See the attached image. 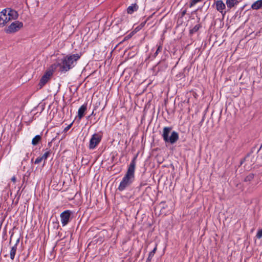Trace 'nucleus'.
<instances>
[{
  "label": "nucleus",
  "instance_id": "25",
  "mask_svg": "<svg viewBox=\"0 0 262 262\" xmlns=\"http://www.w3.org/2000/svg\"><path fill=\"white\" fill-rule=\"evenodd\" d=\"M11 180L12 182H13L14 183H15L16 181V178L15 177L13 176L12 178H11Z\"/></svg>",
  "mask_w": 262,
  "mask_h": 262
},
{
  "label": "nucleus",
  "instance_id": "17",
  "mask_svg": "<svg viewBox=\"0 0 262 262\" xmlns=\"http://www.w3.org/2000/svg\"><path fill=\"white\" fill-rule=\"evenodd\" d=\"M51 154V151L50 150H47L45 154L41 156L42 159H43V160H47V159L49 157L50 155Z\"/></svg>",
  "mask_w": 262,
  "mask_h": 262
},
{
  "label": "nucleus",
  "instance_id": "27",
  "mask_svg": "<svg viewBox=\"0 0 262 262\" xmlns=\"http://www.w3.org/2000/svg\"><path fill=\"white\" fill-rule=\"evenodd\" d=\"M26 155H27V157H28V153H27V154H26Z\"/></svg>",
  "mask_w": 262,
  "mask_h": 262
},
{
  "label": "nucleus",
  "instance_id": "9",
  "mask_svg": "<svg viewBox=\"0 0 262 262\" xmlns=\"http://www.w3.org/2000/svg\"><path fill=\"white\" fill-rule=\"evenodd\" d=\"M214 5L216 9L220 12L223 16H224L226 14V12L225 11L226 5L222 0H217L215 1Z\"/></svg>",
  "mask_w": 262,
  "mask_h": 262
},
{
  "label": "nucleus",
  "instance_id": "23",
  "mask_svg": "<svg viewBox=\"0 0 262 262\" xmlns=\"http://www.w3.org/2000/svg\"><path fill=\"white\" fill-rule=\"evenodd\" d=\"M72 126V124L69 125L68 126H67L64 129V131L65 132H67L68 131L71 127Z\"/></svg>",
  "mask_w": 262,
  "mask_h": 262
},
{
  "label": "nucleus",
  "instance_id": "19",
  "mask_svg": "<svg viewBox=\"0 0 262 262\" xmlns=\"http://www.w3.org/2000/svg\"><path fill=\"white\" fill-rule=\"evenodd\" d=\"M162 49V46H159L158 47V48H157V50H156V52L155 53L154 55V56L155 57H156V56L158 54V53H159V52H161V51Z\"/></svg>",
  "mask_w": 262,
  "mask_h": 262
},
{
  "label": "nucleus",
  "instance_id": "6",
  "mask_svg": "<svg viewBox=\"0 0 262 262\" xmlns=\"http://www.w3.org/2000/svg\"><path fill=\"white\" fill-rule=\"evenodd\" d=\"M102 137L99 134H94L90 139L89 143V148L93 149L99 144L101 140Z\"/></svg>",
  "mask_w": 262,
  "mask_h": 262
},
{
  "label": "nucleus",
  "instance_id": "2",
  "mask_svg": "<svg viewBox=\"0 0 262 262\" xmlns=\"http://www.w3.org/2000/svg\"><path fill=\"white\" fill-rule=\"evenodd\" d=\"M18 14L15 10L10 8L3 10L0 12V27H4L11 20H15L18 18Z\"/></svg>",
  "mask_w": 262,
  "mask_h": 262
},
{
  "label": "nucleus",
  "instance_id": "10",
  "mask_svg": "<svg viewBox=\"0 0 262 262\" xmlns=\"http://www.w3.org/2000/svg\"><path fill=\"white\" fill-rule=\"evenodd\" d=\"M19 242V239H18L16 242L14 246H13L11 248V250L10 251V258L12 260H13L14 259V257H15V256L16 254V250H17V244H18Z\"/></svg>",
  "mask_w": 262,
  "mask_h": 262
},
{
  "label": "nucleus",
  "instance_id": "16",
  "mask_svg": "<svg viewBox=\"0 0 262 262\" xmlns=\"http://www.w3.org/2000/svg\"><path fill=\"white\" fill-rule=\"evenodd\" d=\"M157 250V247H156L148 254V258L146 259V262H150L152 258L153 257L156 251Z\"/></svg>",
  "mask_w": 262,
  "mask_h": 262
},
{
  "label": "nucleus",
  "instance_id": "8",
  "mask_svg": "<svg viewBox=\"0 0 262 262\" xmlns=\"http://www.w3.org/2000/svg\"><path fill=\"white\" fill-rule=\"evenodd\" d=\"M52 75L53 72L52 71L48 70L46 71L40 80V82L38 84L40 89L47 83V82L50 79Z\"/></svg>",
  "mask_w": 262,
  "mask_h": 262
},
{
  "label": "nucleus",
  "instance_id": "20",
  "mask_svg": "<svg viewBox=\"0 0 262 262\" xmlns=\"http://www.w3.org/2000/svg\"><path fill=\"white\" fill-rule=\"evenodd\" d=\"M42 160H43V159H42V157H39L36 159V160H35L34 163L36 164H38L40 163Z\"/></svg>",
  "mask_w": 262,
  "mask_h": 262
},
{
  "label": "nucleus",
  "instance_id": "13",
  "mask_svg": "<svg viewBox=\"0 0 262 262\" xmlns=\"http://www.w3.org/2000/svg\"><path fill=\"white\" fill-rule=\"evenodd\" d=\"M226 4L228 8L231 9L238 4V1L237 0H226Z\"/></svg>",
  "mask_w": 262,
  "mask_h": 262
},
{
  "label": "nucleus",
  "instance_id": "5",
  "mask_svg": "<svg viewBox=\"0 0 262 262\" xmlns=\"http://www.w3.org/2000/svg\"><path fill=\"white\" fill-rule=\"evenodd\" d=\"M23 27V23L19 21H15L12 23L7 28L5 29V31L7 33H11L18 31Z\"/></svg>",
  "mask_w": 262,
  "mask_h": 262
},
{
  "label": "nucleus",
  "instance_id": "11",
  "mask_svg": "<svg viewBox=\"0 0 262 262\" xmlns=\"http://www.w3.org/2000/svg\"><path fill=\"white\" fill-rule=\"evenodd\" d=\"M87 109V104H84L81 105L78 111V117L81 119L84 115V113Z\"/></svg>",
  "mask_w": 262,
  "mask_h": 262
},
{
  "label": "nucleus",
  "instance_id": "1",
  "mask_svg": "<svg viewBox=\"0 0 262 262\" xmlns=\"http://www.w3.org/2000/svg\"><path fill=\"white\" fill-rule=\"evenodd\" d=\"M137 157H134L130 162L127 171L122 178L118 187V190L122 191L129 187L135 180V171L136 167V160Z\"/></svg>",
  "mask_w": 262,
  "mask_h": 262
},
{
  "label": "nucleus",
  "instance_id": "18",
  "mask_svg": "<svg viewBox=\"0 0 262 262\" xmlns=\"http://www.w3.org/2000/svg\"><path fill=\"white\" fill-rule=\"evenodd\" d=\"M254 178V174L253 173H250L248 174L245 178V182H250L252 180H253Z\"/></svg>",
  "mask_w": 262,
  "mask_h": 262
},
{
  "label": "nucleus",
  "instance_id": "26",
  "mask_svg": "<svg viewBox=\"0 0 262 262\" xmlns=\"http://www.w3.org/2000/svg\"><path fill=\"white\" fill-rule=\"evenodd\" d=\"M185 13H186V11H184L182 12V15H183H183H185Z\"/></svg>",
  "mask_w": 262,
  "mask_h": 262
},
{
  "label": "nucleus",
  "instance_id": "22",
  "mask_svg": "<svg viewBox=\"0 0 262 262\" xmlns=\"http://www.w3.org/2000/svg\"><path fill=\"white\" fill-rule=\"evenodd\" d=\"M256 237L258 238H260L262 237V230H258L257 234Z\"/></svg>",
  "mask_w": 262,
  "mask_h": 262
},
{
  "label": "nucleus",
  "instance_id": "24",
  "mask_svg": "<svg viewBox=\"0 0 262 262\" xmlns=\"http://www.w3.org/2000/svg\"><path fill=\"white\" fill-rule=\"evenodd\" d=\"M199 29V27L197 26H195L192 29V31H196Z\"/></svg>",
  "mask_w": 262,
  "mask_h": 262
},
{
  "label": "nucleus",
  "instance_id": "14",
  "mask_svg": "<svg viewBox=\"0 0 262 262\" xmlns=\"http://www.w3.org/2000/svg\"><path fill=\"white\" fill-rule=\"evenodd\" d=\"M41 136L40 135H36L34 137L32 140V144L33 145H36L41 140Z\"/></svg>",
  "mask_w": 262,
  "mask_h": 262
},
{
  "label": "nucleus",
  "instance_id": "4",
  "mask_svg": "<svg viewBox=\"0 0 262 262\" xmlns=\"http://www.w3.org/2000/svg\"><path fill=\"white\" fill-rule=\"evenodd\" d=\"M171 130V127H164L163 129L162 137L166 143L173 144L179 140V136L178 133L176 131H172L170 136H169Z\"/></svg>",
  "mask_w": 262,
  "mask_h": 262
},
{
  "label": "nucleus",
  "instance_id": "15",
  "mask_svg": "<svg viewBox=\"0 0 262 262\" xmlns=\"http://www.w3.org/2000/svg\"><path fill=\"white\" fill-rule=\"evenodd\" d=\"M138 9V6L136 5H132L129 6L127 8V13L129 14L133 13L135 11H136Z\"/></svg>",
  "mask_w": 262,
  "mask_h": 262
},
{
  "label": "nucleus",
  "instance_id": "21",
  "mask_svg": "<svg viewBox=\"0 0 262 262\" xmlns=\"http://www.w3.org/2000/svg\"><path fill=\"white\" fill-rule=\"evenodd\" d=\"M202 0H192L190 4V7H191L194 5H195L197 3L201 2Z\"/></svg>",
  "mask_w": 262,
  "mask_h": 262
},
{
  "label": "nucleus",
  "instance_id": "12",
  "mask_svg": "<svg viewBox=\"0 0 262 262\" xmlns=\"http://www.w3.org/2000/svg\"><path fill=\"white\" fill-rule=\"evenodd\" d=\"M253 10H258L262 8V0H257L255 2L251 7Z\"/></svg>",
  "mask_w": 262,
  "mask_h": 262
},
{
  "label": "nucleus",
  "instance_id": "3",
  "mask_svg": "<svg viewBox=\"0 0 262 262\" xmlns=\"http://www.w3.org/2000/svg\"><path fill=\"white\" fill-rule=\"evenodd\" d=\"M80 58L78 54H73L64 57L62 59L61 69L62 71L67 72L72 69L76 64V61Z\"/></svg>",
  "mask_w": 262,
  "mask_h": 262
},
{
  "label": "nucleus",
  "instance_id": "7",
  "mask_svg": "<svg viewBox=\"0 0 262 262\" xmlns=\"http://www.w3.org/2000/svg\"><path fill=\"white\" fill-rule=\"evenodd\" d=\"M71 213V211L67 210L60 214V217L62 226H66L70 222Z\"/></svg>",
  "mask_w": 262,
  "mask_h": 262
}]
</instances>
